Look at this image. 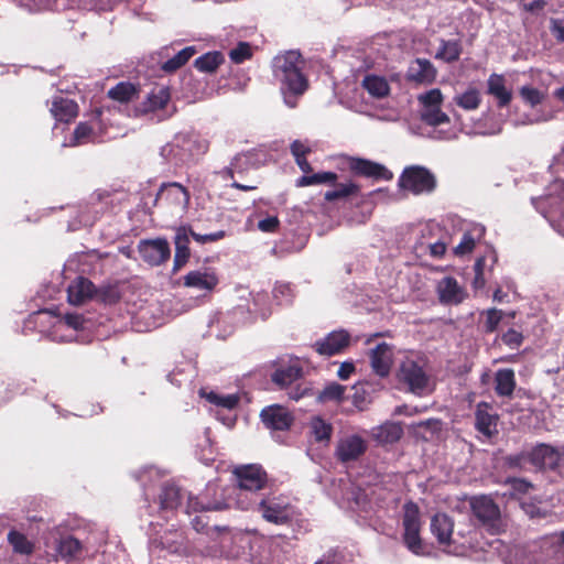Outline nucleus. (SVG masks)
<instances>
[{"mask_svg":"<svg viewBox=\"0 0 564 564\" xmlns=\"http://www.w3.org/2000/svg\"><path fill=\"white\" fill-rule=\"evenodd\" d=\"M312 150L308 141L294 140L291 144V153L303 173H310L312 167L305 155Z\"/></svg>","mask_w":564,"mask_h":564,"instance_id":"41","label":"nucleus"},{"mask_svg":"<svg viewBox=\"0 0 564 564\" xmlns=\"http://www.w3.org/2000/svg\"><path fill=\"white\" fill-rule=\"evenodd\" d=\"M358 193L359 186L356 183L348 181L346 183L336 184L335 188L327 191L324 194V198L327 202H333L337 199H346L348 197L356 196Z\"/></svg>","mask_w":564,"mask_h":564,"instance_id":"44","label":"nucleus"},{"mask_svg":"<svg viewBox=\"0 0 564 564\" xmlns=\"http://www.w3.org/2000/svg\"><path fill=\"white\" fill-rule=\"evenodd\" d=\"M80 550V543L73 536L64 538L59 541L57 553L62 557H74Z\"/></svg>","mask_w":564,"mask_h":564,"instance_id":"52","label":"nucleus"},{"mask_svg":"<svg viewBox=\"0 0 564 564\" xmlns=\"http://www.w3.org/2000/svg\"><path fill=\"white\" fill-rule=\"evenodd\" d=\"M224 61V55L220 52H207L195 59V67L203 73H214Z\"/></svg>","mask_w":564,"mask_h":564,"instance_id":"42","label":"nucleus"},{"mask_svg":"<svg viewBox=\"0 0 564 564\" xmlns=\"http://www.w3.org/2000/svg\"><path fill=\"white\" fill-rule=\"evenodd\" d=\"M98 128L99 122L97 120L80 122L74 131L72 145L104 141L102 137L97 132Z\"/></svg>","mask_w":564,"mask_h":564,"instance_id":"34","label":"nucleus"},{"mask_svg":"<svg viewBox=\"0 0 564 564\" xmlns=\"http://www.w3.org/2000/svg\"><path fill=\"white\" fill-rule=\"evenodd\" d=\"M521 8L531 13H540L543 11L546 2L545 0H520Z\"/></svg>","mask_w":564,"mask_h":564,"instance_id":"60","label":"nucleus"},{"mask_svg":"<svg viewBox=\"0 0 564 564\" xmlns=\"http://www.w3.org/2000/svg\"><path fill=\"white\" fill-rule=\"evenodd\" d=\"M279 224L280 221L276 216H269L258 223V228L263 232H274Z\"/></svg>","mask_w":564,"mask_h":564,"instance_id":"62","label":"nucleus"},{"mask_svg":"<svg viewBox=\"0 0 564 564\" xmlns=\"http://www.w3.org/2000/svg\"><path fill=\"white\" fill-rule=\"evenodd\" d=\"M403 434L402 426L399 423L387 422L376 429L373 435L382 443H393L400 440Z\"/></svg>","mask_w":564,"mask_h":564,"instance_id":"43","label":"nucleus"},{"mask_svg":"<svg viewBox=\"0 0 564 564\" xmlns=\"http://www.w3.org/2000/svg\"><path fill=\"white\" fill-rule=\"evenodd\" d=\"M268 295L265 293H257L253 295L252 305L249 306V311L261 315L263 318L269 314V310L265 307Z\"/></svg>","mask_w":564,"mask_h":564,"instance_id":"55","label":"nucleus"},{"mask_svg":"<svg viewBox=\"0 0 564 564\" xmlns=\"http://www.w3.org/2000/svg\"><path fill=\"white\" fill-rule=\"evenodd\" d=\"M398 378L416 395H426L434 388L431 377L424 369V361L421 358L405 357L400 364Z\"/></svg>","mask_w":564,"mask_h":564,"instance_id":"7","label":"nucleus"},{"mask_svg":"<svg viewBox=\"0 0 564 564\" xmlns=\"http://www.w3.org/2000/svg\"><path fill=\"white\" fill-rule=\"evenodd\" d=\"M346 387L337 382H330L318 393L317 400L322 403L340 402L344 399Z\"/></svg>","mask_w":564,"mask_h":564,"instance_id":"48","label":"nucleus"},{"mask_svg":"<svg viewBox=\"0 0 564 564\" xmlns=\"http://www.w3.org/2000/svg\"><path fill=\"white\" fill-rule=\"evenodd\" d=\"M348 164L350 170L359 175L382 180L392 178V173L388 169L369 160L350 158Z\"/></svg>","mask_w":564,"mask_h":564,"instance_id":"23","label":"nucleus"},{"mask_svg":"<svg viewBox=\"0 0 564 564\" xmlns=\"http://www.w3.org/2000/svg\"><path fill=\"white\" fill-rule=\"evenodd\" d=\"M521 508L530 518H540L544 517L545 512L542 508L534 501H521Z\"/></svg>","mask_w":564,"mask_h":564,"instance_id":"59","label":"nucleus"},{"mask_svg":"<svg viewBox=\"0 0 564 564\" xmlns=\"http://www.w3.org/2000/svg\"><path fill=\"white\" fill-rule=\"evenodd\" d=\"M399 184L403 189L420 195L431 193L435 188L436 182L434 175L427 169L410 166L403 171Z\"/></svg>","mask_w":564,"mask_h":564,"instance_id":"12","label":"nucleus"},{"mask_svg":"<svg viewBox=\"0 0 564 564\" xmlns=\"http://www.w3.org/2000/svg\"><path fill=\"white\" fill-rule=\"evenodd\" d=\"M462 54V44L458 40H441L435 58L445 63L456 62Z\"/></svg>","mask_w":564,"mask_h":564,"instance_id":"40","label":"nucleus"},{"mask_svg":"<svg viewBox=\"0 0 564 564\" xmlns=\"http://www.w3.org/2000/svg\"><path fill=\"white\" fill-rule=\"evenodd\" d=\"M453 530V520L447 514L436 513L432 518L431 531L448 554L463 556L469 551L482 550V546L477 543L478 533L476 530L468 527L466 532L458 530L455 534Z\"/></svg>","mask_w":564,"mask_h":564,"instance_id":"2","label":"nucleus"},{"mask_svg":"<svg viewBox=\"0 0 564 564\" xmlns=\"http://www.w3.org/2000/svg\"><path fill=\"white\" fill-rule=\"evenodd\" d=\"M443 100V94L438 88L430 89L417 96L421 106L420 117L423 122L432 127L449 123V117L442 110Z\"/></svg>","mask_w":564,"mask_h":564,"instance_id":"11","label":"nucleus"},{"mask_svg":"<svg viewBox=\"0 0 564 564\" xmlns=\"http://www.w3.org/2000/svg\"><path fill=\"white\" fill-rule=\"evenodd\" d=\"M475 416V425L478 432L487 437L497 432L498 415L488 403H479L476 408Z\"/></svg>","mask_w":564,"mask_h":564,"instance_id":"26","label":"nucleus"},{"mask_svg":"<svg viewBox=\"0 0 564 564\" xmlns=\"http://www.w3.org/2000/svg\"><path fill=\"white\" fill-rule=\"evenodd\" d=\"M552 32L557 40L564 41V18L552 20Z\"/></svg>","mask_w":564,"mask_h":564,"instance_id":"64","label":"nucleus"},{"mask_svg":"<svg viewBox=\"0 0 564 564\" xmlns=\"http://www.w3.org/2000/svg\"><path fill=\"white\" fill-rule=\"evenodd\" d=\"M207 149V141L199 135L192 132L178 133L161 148L160 155L167 163L178 166L205 153Z\"/></svg>","mask_w":564,"mask_h":564,"instance_id":"4","label":"nucleus"},{"mask_svg":"<svg viewBox=\"0 0 564 564\" xmlns=\"http://www.w3.org/2000/svg\"><path fill=\"white\" fill-rule=\"evenodd\" d=\"M511 488V495L528 494L532 488V484L521 478H512L508 480Z\"/></svg>","mask_w":564,"mask_h":564,"instance_id":"57","label":"nucleus"},{"mask_svg":"<svg viewBox=\"0 0 564 564\" xmlns=\"http://www.w3.org/2000/svg\"><path fill=\"white\" fill-rule=\"evenodd\" d=\"M481 91L475 86H468L462 91H456L453 102L465 111H474L481 104Z\"/></svg>","mask_w":564,"mask_h":564,"instance_id":"33","label":"nucleus"},{"mask_svg":"<svg viewBox=\"0 0 564 564\" xmlns=\"http://www.w3.org/2000/svg\"><path fill=\"white\" fill-rule=\"evenodd\" d=\"M495 390L500 397H510L516 388L514 372L512 369H499L495 376Z\"/></svg>","mask_w":564,"mask_h":564,"instance_id":"39","label":"nucleus"},{"mask_svg":"<svg viewBox=\"0 0 564 564\" xmlns=\"http://www.w3.org/2000/svg\"><path fill=\"white\" fill-rule=\"evenodd\" d=\"M137 87L127 82H121L108 91V96L119 102H129L137 96Z\"/></svg>","mask_w":564,"mask_h":564,"instance_id":"46","label":"nucleus"},{"mask_svg":"<svg viewBox=\"0 0 564 564\" xmlns=\"http://www.w3.org/2000/svg\"><path fill=\"white\" fill-rule=\"evenodd\" d=\"M337 181V174L334 172H318L308 175L305 173L296 181L300 187L317 185V184H334Z\"/></svg>","mask_w":564,"mask_h":564,"instance_id":"45","label":"nucleus"},{"mask_svg":"<svg viewBox=\"0 0 564 564\" xmlns=\"http://www.w3.org/2000/svg\"><path fill=\"white\" fill-rule=\"evenodd\" d=\"M310 430L317 442H328L333 433L332 424L319 416H315L311 420Z\"/></svg>","mask_w":564,"mask_h":564,"instance_id":"47","label":"nucleus"},{"mask_svg":"<svg viewBox=\"0 0 564 564\" xmlns=\"http://www.w3.org/2000/svg\"><path fill=\"white\" fill-rule=\"evenodd\" d=\"M219 284V275L212 267H199L184 275V285L204 294L212 293Z\"/></svg>","mask_w":564,"mask_h":564,"instance_id":"14","label":"nucleus"},{"mask_svg":"<svg viewBox=\"0 0 564 564\" xmlns=\"http://www.w3.org/2000/svg\"><path fill=\"white\" fill-rule=\"evenodd\" d=\"M484 235L485 227L482 225H473L470 229L463 234L459 243L454 248V253L459 257L470 253L475 249L477 241L482 239Z\"/></svg>","mask_w":564,"mask_h":564,"instance_id":"31","label":"nucleus"},{"mask_svg":"<svg viewBox=\"0 0 564 564\" xmlns=\"http://www.w3.org/2000/svg\"><path fill=\"white\" fill-rule=\"evenodd\" d=\"M37 321L52 323L50 336L53 340L64 343L77 339V332L86 329L88 321L80 314H66L57 316L50 311H40L35 314Z\"/></svg>","mask_w":564,"mask_h":564,"instance_id":"6","label":"nucleus"},{"mask_svg":"<svg viewBox=\"0 0 564 564\" xmlns=\"http://www.w3.org/2000/svg\"><path fill=\"white\" fill-rule=\"evenodd\" d=\"M437 70L426 58L414 59L408 68V78L417 84H431L435 80Z\"/></svg>","mask_w":564,"mask_h":564,"instance_id":"25","label":"nucleus"},{"mask_svg":"<svg viewBox=\"0 0 564 564\" xmlns=\"http://www.w3.org/2000/svg\"><path fill=\"white\" fill-rule=\"evenodd\" d=\"M252 50L249 43L239 42L236 47L229 52V57L235 64H241L245 61L251 58Z\"/></svg>","mask_w":564,"mask_h":564,"instance_id":"53","label":"nucleus"},{"mask_svg":"<svg viewBox=\"0 0 564 564\" xmlns=\"http://www.w3.org/2000/svg\"><path fill=\"white\" fill-rule=\"evenodd\" d=\"M436 293L440 302L445 305H458L467 297L466 290L453 276L438 280Z\"/></svg>","mask_w":564,"mask_h":564,"instance_id":"21","label":"nucleus"},{"mask_svg":"<svg viewBox=\"0 0 564 564\" xmlns=\"http://www.w3.org/2000/svg\"><path fill=\"white\" fill-rule=\"evenodd\" d=\"M369 358L372 371L381 378L388 377L393 364V346L378 343L370 349Z\"/></svg>","mask_w":564,"mask_h":564,"instance_id":"19","label":"nucleus"},{"mask_svg":"<svg viewBox=\"0 0 564 564\" xmlns=\"http://www.w3.org/2000/svg\"><path fill=\"white\" fill-rule=\"evenodd\" d=\"M260 416L263 424L271 430H288L293 422V416L290 411L279 404H272L264 408L261 411Z\"/></svg>","mask_w":564,"mask_h":564,"instance_id":"22","label":"nucleus"},{"mask_svg":"<svg viewBox=\"0 0 564 564\" xmlns=\"http://www.w3.org/2000/svg\"><path fill=\"white\" fill-rule=\"evenodd\" d=\"M170 100V93L165 87H155L147 96L145 100L137 108V115L154 112L165 107Z\"/></svg>","mask_w":564,"mask_h":564,"instance_id":"28","label":"nucleus"},{"mask_svg":"<svg viewBox=\"0 0 564 564\" xmlns=\"http://www.w3.org/2000/svg\"><path fill=\"white\" fill-rule=\"evenodd\" d=\"M200 395L204 397L210 404L218 409L231 411L236 409L240 402V397L237 393L224 394L216 391H200Z\"/></svg>","mask_w":564,"mask_h":564,"instance_id":"37","label":"nucleus"},{"mask_svg":"<svg viewBox=\"0 0 564 564\" xmlns=\"http://www.w3.org/2000/svg\"><path fill=\"white\" fill-rule=\"evenodd\" d=\"M403 542L405 546L415 555H426L429 553L423 543L420 532L422 521L419 507L413 502H406L403 507Z\"/></svg>","mask_w":564,"mask_h":564,"instance_id":"8","label":"nucleus"},{"mask_svg":"<svg viewBox=\"0 0 564 564\" xmlns=\"http://www.w3.org/2000/svg\"><path fill=\"white\" fill-rule=\"evenodd\" d=\"M302 377V367L297 360L281 364L271 375L273 383L280 388H289Z\"/></svg>","mask_w":564,"mask_h":564,"instance_id":"24","label":"nucleus"},{"mask_svg":"<svg viewBox=\"0 0 564 564\" xmlns=\"http://www.w3.org/2000/svg\"><path fill=\"white\" fill-rule=\"evenodd\" d=\"M361 86L373 98H383L390 93V85L387 78L373 73L365 75Z\"/></svg>","mask_w":564,"mask_h":564,"instance_id":"35","label":"nucleus"},{"mask_svg":"<svg viewBox=\"0 0 564 564\" xmlns=\"http://www.w3.org/2000/svg\"><path fill=\"white\" fill-rule=\"evenodd\" d=\"M156 200L166 203L176 212L184 213L188 207L189 193L178 183H167L161 186Z\"/></svg>","mask_w":564,"mask_h":564,"instance_id":"18","label":"nucleus"},{"mask_svg":"<svg viewBox=\"0 0 564 564\" xmlns=\"http://www.w3.org/2000/svg\"><path fill=\"white\" fill-rule=\"evenodd\" d=\"M94 293L93 283L86 278L78 276L67 288V299L73 305H80L90 299Z\"/></svg>","mask_w":564,"mask_h":564,"instance_id":"29","label":"nucleus"},{"mask_svg":"<svg viewBox=\"0 0 564 564\" xmlns=\"http://www.w3.org/2000/svg\"><path fill=\"white\" fill-rule=\"evenodd\" d=\"M185 494L181 491V489L174 485H167L163 487L162 492L160 495V510L163 512H170L178 507H182V500L184 499ZM186 505H185V513L189 514L192 511L202 512L209 510H220L223 508V503L217 501H209L205 496L194 497L192 495H186Z\"/></svg>","mask_w":564,"mask_h":564,"instance_id":"5","label":"nucleus"},{"mask_svg":"<svg viewBox=\"0 0 564 564\" xmlns=\"http://www.w3.org/2000/svg\"><path fill=\"white\" fill-rule=\"evenodd\" d=\"M564 551V531L545 538L538 549L533 545L528 553H521L517 564H556L555 555Z\"/></svg>","mask_w":564,"mask_h":564,"instance_id":"9","label":"nucleus"},{"mask_svg":"<svg viewBox=\"0 0 564 564\" xmlns=\"http://www.w3.org/2000/svg\"><path fill=\"white\" fill-rule=\"evenodd\" d=\"M189 237H192L198 243L204 245V243H207V242H212V241H216V240L221 239L224 237V231H217V232H213V234L200 235V234H196L193 230H191Z\"/></svg>","mask_w":564,"mask_h":564,"instance_id":"61","label":"nucleus"},{"mask_svg":"<svg viewBox=\"0 0 564 564\" xmlns=\"http://www.w3.org/2000/svg\"><path fill=\"white\" fill-rule=\"evenodd\" d=\"M497 262V254L492 249L487 250V252L478 258L475 262V278L473 280V286L475 290H480L486 284L485 279V270H491Z\"/></svg>","mask_w":564,"mask_h":564,"instance_id":"36","label":"nucleus"},{"mask_svg":"<svg viewBox=\"0 0 564 564\" xmlns=\"http://www.w3.org/2000/svg\"><path fill=\"white\" fill-rule=\"evenodd\" d=\"M367 451V441L358 434H348L337 442L335 456L341 463L355 462Z\"/></svg>","mask_w":564,"mask_h":564,"instance_id":"15","label":"nucleus"},{"mask_svg":"<svg viewBox=\"0 0 564 564\" xmlns=\"http://www.w3.org/2000/svg\"><path fill=\"white\" fill-rule=\"evenodd\" d=\"M8 541L17 553L28 555L33 552V543L19 531H10L8 534Z\"/></svg>","mask_w":564,"mask_h":564,"instance_id":"50","label":"nucleus"},{"mask_svg":"<svg viewBox=\"0 0 564 564\" xmlns=\"http://www.w3.org/2000/svg\"><path fill=\"white\" fill-rule=\"evenodd\" d=\"M519 94L524 104L530 106L531 109L541 110L539 106L541 105L544 98L542 91L532 86H522L519 90Z\"/></svg>","mask_w":564,"mask_h":564,"instance_id":"51","label":"nucleus"},{"mask_svg":"<svg viewBox=\"0 0 564 564\" xmlns=\"http://www.w3.org/2000/svg\"><path fill=\"white\" fill-rule=\"evenodd\" d=\"M138 249L142 260L150 265H160L169 260L171 256L170 245L163 238L142 240Z\"/></svg>","mask_w":564,"mask_h":564,"instance_id":"16","label":"nucleus"},{"mask_svg":"<svg viewBox=\"0 0 564 564\" xmlns=\"http://www.w3.org/2000/svg\"><path fill=\"white\" fill-rule=\"evenodd\" d=\"M487 93L495 97L500 108L506 107L512 99V93L506 87L502 75L491 74L487 80Z\"/></svg>","mask_w":564,"mask_h":564,"instance_id":"32","label":"nucleus"},{"mask_svg":"<svg viewBox=\"0 0 564 564\" xmlns=\"http://www.w3.org/2000/svg\"><path fill=\"white\" fill-rule=\"evenodd\" d=\"M550 116L544 113L542 110H533L530 111H521L520 109H514L513 113L510 116V122L514 127L528 126L547 121Z\"/></svg>","mask_w":564,"mask_h":564,"instance_id":"38","label":"nucleus"},{"mask_svg":"<svg viewBox=\"0 0 564 564\" xmlns=\"http://www.w3.org/2000/svg\"><path fill=\"white\" fill-rule=\"evenodd\" d=\"M350 343V335L344 329L329 333L314 343L313 347L321 356H334L341 352Z\"/></svg>","mask_w":564,"mask_h":564,"instance_id":"20","label":"nucleus"},{"mask_svg":"<svg viewBox=\"0 0 564 564\" xmlns=\"http://www.w3.org/2000/svg\"><path fill=\"white\" fill-rule=\"evenodd\" d=\"M252 509H257L262 518L274 524L286 523L293 514L289 499L283 496L262 494Z\"/></svg>","mask_w":564,"mask_h":564,"instance_id":"10","label":"nucleus"},{"mask_svg":"<svg viewBox=\"0 0 564 564\" xmlns=\"http://www.w3.org/2000/svg\"><path fill=\"white\" fill-rule=\"evenodd\" d=\"M234 474L238 481V487L234 490L236 506L242 510L252 509L254 501L268 486L265 471L258 465H246L236 467Z\"/></svg>","mask_w":564,"mask_h":564,"instance_id":"3","label":"nucleus"},{"mask_svg":"<svg viewBox=\"0 0 564 564\" xmlns=\"http://www.w3.org/2000/svg\"><path fill=\"white\" fill-rule=\"evenodd\" d=\"M502 341L510 348L514 349L522 344L523 336L516 329H509L502 335Z\"/></svg>","mask_w":564,"mask_h":564,"instance_id":"58","label":"nucleus"},{"mask_svg":"<svg viewBox=\"0 0 564 564\" xmlns=\"http://www.w3.org/2000/svg\"><path fill=\"white\" fill-rule=\"evenodd\" d=\"M485 315H486V322H485L486 330L489 333L496 330L500 321L502 319V316H503L502 311L497 310V308H489L485 312Z\"/></svg>","mask_w":564,"mask_h":564,"instance_id":"56","label":"nucleus"},{"mask_svg":"<svg viewBox=\"0 0 564 564\" xmlns=\"http://www.w3.org/2000/svg\"><path fill=\"white\" fill-rule=\"evenodd\" d=\"M196 53V50L194 46H187L181 50L175 56L167 59L163 64V69L165 72H174L182 67L194 54Z\"/></svg>","mask_w":564,"mask_h":564,"instance_id":"49","label":"nucleus"},{"mask_svg":"<svg viewBox=\"0 0 564 564\" xmlns=\"http://www.w3.org/2000/svg\"><path fill=\"white\" fill-rule=\"evenodd\" d=\"M273 76L279 83L284 102L293 108L296 99L308 88V80L303 74L304 62L296 51H289L273 59Z\"/></svg>","mask_w":564,"mask_h":564,"instance_id":"1","label":"nucleus"},{"mask_svg":"<svg viewBox=\"0 0 564 564\" xmlns=\"http://www.w3.org/2000/svg\"><path fill=\"white\" fill-rule=\"evenodd\" d=\"M529 459L538 468L557 470L564 475V445L554 447L539 444L529 453Z\"/></svg>","mask_w":564,"mask_h":564,"instance_id":"13","label":"nucleus"},{"mask_svg":"<svg viewBox=\"0 0 564 564\" xmlns=\"http://www.w3.org/2000/svg\"><path fill=\"white\" fill-rule=\"evenodd\" d=\"M77 104L66 97L56 96L53 98L51 113L57 121L68 122L77 116Z\"/></svg>","mask_w":564,"mask_h":564,"instance_id":"30","label":"nucleus"},{"mask_svg":"<svg viewBox=\"0 0 564 564\" xmlns=\"http://www.w3.org/2000/svg\"><path fill=\"white\" fill-rule=\"evenodd\" d=\"M474 516L486 527L496 530L500 511L494 500L487 496L474 497L470 501Z\"/></svg>","mask_w":564,"mask_h":564,"instance_id":"17","label":"nucleus"},{"mask_svg":"<svg viewBox=\"0 0 564 564\" xmlns=\"http://www.w3.org/2000/svg\"><path fill=\"white\" fill-rule=\"evenodd\" d=\"M191 229L181 227L176 230L174 242H175V256H174V271H178L189 259L191 252L188 248Z\"/></svg>","mask_w":564,"mask_h":564,"instance_id":"27","label":"nucleus"},{"mask_svg":"<svg viewBox=\"0 0 564 564\" xmlns=\"http://www.w3.org/2000/svg\"><path fill=\"white\" fill-rule=\"evenodd\" d=\"M355 371V365L354 362L351 361H344L340 364L338 370H337V376L341 379V380H346L350 377V375Z\"/></svg>","mask_w":564,"mask_h":564,"instance_id":"63","label":"nucleus"},{"mask_svg":"<svg viewBox=\"0 0 564 564\" xmlns=\"http://www.w3.org/2000/svg\"><path fill=\"white\" fill-rule=\"evenodd\" d=\"M273 297L278 304H289L293 299V289L288 283H276L273 289Z\"/></svg>","mask_w":564,"mask_h":564,"instance_id":"54","label":"nucleus"}]
</instances>
